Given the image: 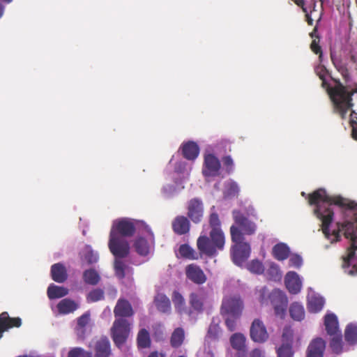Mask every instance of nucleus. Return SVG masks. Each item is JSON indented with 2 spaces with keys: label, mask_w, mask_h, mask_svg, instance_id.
<instances>
[{
  "label": "nucleus",
  "mask_w": 357,
  "mask_h": 357,
  "mask_svg": "<svg viewBox=\"0 0 357 357\" xmlns=\"http://www.w3.org/2000/svg\"><path fill=\"white\" fill-rule=\"evenodd\" d=\"M188 218L195 224L202 222L204 216V204L200 198L195 197L188 202Z\"/></svg>",
  "instance_id": "nucleus-15"
},
{
  "label": "nucleus",
  "mask_w": 357,
  "mask_h": 357,
  "mask_svg": "<svg viewBox=\"0 0 357 357\" xmlns=\"http://www.w3.org/2000/svg\"><path fill=\"white\" fill-rule=\"evenodd\" d=\"M303 282L300 275L294 272L291 271V294H298L302 288Z\"/></svg>",
  "instance_id": "nucleus-50"
},
{
  "label": "nucleus",
  "mask_w": 357,
  "mask_h": 357,
  "mask_svg": "<svg viewBox=\"0 0 357 357\" xmlns=\"http://www.w3.org/2000/svg\"><path fill=\"white\" fill-rule=\"evenodd\" d=\"M345 340L349 344L357 343V326L354 324H349L347 326L344 331Z\"/></svg>",
  "instance_id": "nucleus-41"
},
{
  "label": "nucleus",
  "mask_w": 357,
  "mask_h": 357,
  "mask_svg": "<svg viewBox=\"0 0 357 357\" xmlns=\"http://www.w3.org/2000/svg\"><path fill=\"white\" fill-rule=\"evenodd\" d=\"M222 163L225 167L226 172L230 174L234 170V163L231 155H226L222 158Z\"/></svg>",
  "instance_id": "nucleus-54"
},
{
  "label": "nucleus",
  "mask_w": 357,
  "mask_h": 357,
  "mask_svg": "<svg viewBox=\"0 0 357 357\" xmlns=\"http://www.w3.org/2000/svg\"><path fill=\"white\" fill-rule=\"evenodd\" d=\"M14 0H0V19H1L4 15L6 5L11 3Z\"/></svg>",
  "instance_id": "nucleus-58"
},
{
  "label": "nucleus",
  "mask_w": 357,
  "mask_h": 357,
  "mask_svg": "<svg viewBox=\"0 0 357 357\" xmlns=\"http://www.w3.org/2000/svg\"><path fill=\"white\" fill-rule=\"evenodd\" d=\"M185 337L184 330L182 328H176L172 334L170 343L172 347L178 348L183 342Z\"/></svg>",
  "instance_id": "nucleus-42"
},
{
  "label": "nucleus",
  "mask_w": 357,
  "mask_h": 357,
  "mask_svg": "<svg viewBox=\"0 0 357 357\" xmlns=\"http://www.w3.org/2000/svg\"><path fill=\"white\" fill-rule=\"evenodd\" d=\"M105 292L100 288H96L90 291L86 295V301L89 303L104 300Z\"/></svg>",
  "instance_id": "nucleus-45"
},
{
  "label": "nucleus",
  "mask_w": 357,
  "mask_h": 357,
  "mask_svg": "<svg viewBox=\"0 0 357 357\" xmlns=\"http://www.w3.org/2000/svg\"><path fill=\"white\" fill-rule=\"evenodd\" d=\"M282 337L287 340L290 337V325H286L283 330Z\"/></svg>",
  "instance_id": "nucleus-62"
},
{
  "label": "nucleus",
  "mask_w": 357,
  "mask_h": 357,
  "mask_svg": "<svg viewBox=\"0 0 357 357\" xmlns=\"http://www.w3.org/2000/svg\"><path fill=\"white\" fill-rule=\"evenodd\" d=\"M240 191V188L237 182L235 181L230 179L225 184V190L224 192L225 197H234L238 195Z\"/></svg>",
  "instance_id": "nucleus-43"
},
{
  "label": "nucleus",
  "mask_w": 357,
  "mask_h": 357,
  "mask_svg": "<svg viewBox=\"0 0 357 357\" xmlns=\"http://www.w3.org/2000/svg\"><path fill=\"white\" fill-rule=\"evenodd\" d=\"M181 152L183 158L190 161H195L199 156L200 149L197 142L188 141L182 143L178 153Z\"/></svg>",
  "instance_id": "nucleus-20"
},
{
  "label": "nucleus",
  "mask_w": 357,
  "mask_h": 357,
  "mask_svg": "<svg viewBox=\"0 0 357 357\" xmlns=\"http://www.w3.org/2000/svg\"><path fill=\"white\" fill-rule=\"evenodd\" d=\"M79 303L69 298H63L58 303L56 307L60 314L66 315L73 313L79 307Z\"/></svg>",
  "instance_id": "nucleus-25"
},
{
  "label": "nucleus",
  "mask_w": 357,
  "mask_h": 357,
  "mask_svg": "<svg viewBox=\"0 0 357 357\" xmlns=\"http://www.w3.org/2000/svg\"><path fill=\"white\" fill-rule=\"evenodd\" d=\"M172 301L176 310L180 314H187V308L183 296L177 291H174L172 294Z\"/></svg>",
  "instance_id": "nucleus-36"
},
{
  "label": "nucleus",
  "mask_w": 357,
  "mask_h": 357,
  "mask_svg": "<svg viewBox=\"0 0 357 357\" xmlns=\"http://www.w3.org/2000/svg\"><path fill=\"white\" fill-rule=\"evenodd\" d=\"M179 254L181 257L189 259H197L198 257L195 255L194 249L188 244H182L179 247Z\"/></svg>",
  "instance_id": "nucleus-49"
},
{
  "label": "nucleus",
  "mask_w": 357,
  "mask_h": 357,
  "mask_svg": "<svg viewBox=\"0 0 357 357\" xmlns=\"http://www.w3.org/2000/svg\"><path fill=\"white\" fill-rule=\"evenodd\" d=\"M219 318L213 317L211 323L208 328L207 337L211 340H216L218 338V335L220 331L219 326Z\"/></svg>",
  "instance_id": "nucleus-44"
},
{
  "label": "nucleus",
  "mask_w": 357,
  "mask_h": 357,
  "mask_svg": "<svg viewBox=\"0 0 357 357\" xmlns=\"http://www.w3.org/2000/svg\"><path fill=\"white\" fill-rule=\"evenodd\" d=\"M231 215L234 220L229 229L231 241L245 240V236H252L256 233L257 224L248 218L241 210L234 209Z\"/></svg>",
  "instance_id": "nucleus-3"
},
{
  "label": "nucleus",
  "mask_w": 357,
  "mask_h": 357,
  "mask_svg": "<svg viewBox=\"0 0 357 357\" xmlns=\"http://www.w3.org/2000/svg\"><path fill=\"white\" fill-rule=\"evenodd\" d=\"M110 342L106 336L102 337L96 344V357H109Z\"/></svg>",
  "instance_id": "nucleus-27"
},
{
  "label": "nucleus",
  "mask_w": 357,
  "mask_h": 357,
  "mask_svg": "<svg viewBox=\"0 0 357 357\" xmlns=\"http://www.w3.org/2000/svg\"><path fill=\"white\" fill-rule=\"evenodd\" d=\"M174 184H165L162 186L161 192L166 199H171L178 195L184 188V182L172 179Z\"/></svg>",
  "instance_id": "nucleus-22"
},
{
  "label": "nucleus",
  "mask_w": 357,
  "mask_h": 357,
  "mask_svg": "<svg viewBox=\"0 0 357 357\" xmlns=\"http://www.w3.org/2000/svg\"><path fill=\"white\" fill-rule=\"evenodd\" d=\"M303 265L302 257L297 254L291 253V266L295 268H299Z\"/></svg>",
  "instance_id": "nucleus-57"
},
{
  "label": "nucleus",
  "mask_w": 357,
  "mask_h": 357,
  "mask_svg": "<svg viewBox=\"0 0 357 357\" xmlns=\"http://www.w3.org/2000/svg\"><path fill=\"white\" fill-rule=\"evenodd\" d=\"M137 344L139 349H147L151 347L150 333L146 328H142L139 331L137 335Z\"/></svg>",
  "instance_id": "nucleus-35"
},
{
  "label": "nucleus",
  "mask_w": 357,
  "mask_h": 357,
  "mask_svg": "<svg viewBox=\"0 0 357 357\" xmlns=\"http://www.w3.org/2000/svg\"><path fill=\"white\" fill-rule=\"evenodd\" d=\"M147 225L144 221L121 218L113 220L110 234L118 235L121 238H130L142 231Z\"/></svg>",
  "instance_id": "nucleus-8"
},
{
  "label": "nucleus",
  "mask_w": 357,
  "mask_h": 357,
  "mask_svg": "<svg viewBox=\"0 0 357 357\" xmlns=\"http://www.w3.org/2000/svg\"><path fill=\"white\" fill-rule=\"evenodd\" d=\"M250 357H264L263 351L259 349H253L250 354Z\"/></svg>",
  "instance_id": "nucleus-60"
},
{
  "label": "nucleus",
  "mask_w": 357,
  "mask_h": 357,
  "mask_svg": "<svg viewBox=\"0 0 357 357\" xmlns=\"http://www.w3.org/2000/svg\"><path fill=\"white\" fill-rule=\"evenodd\" d=\"M310 37L312 38V40L310 44V50L312 52H313L314 54L319 55V58L321 60L322 56H323V52L322 48L320 43V36L318 34V31L317 28H314L313 31L310 33Z\"/></svg>",
  "instance_id": "nucleus-37"
},
{
  "label": "nucleus",
  "mask_w": 357,
  "mask_h": 357,
  "mask_svg": "<svg viewBox=\"0 0 357 357\" xmlns=\"http://www.w3.org/2000/svg\"><path fill=\"white\" fill-rule=\"evenodd\" d=\"M246 337L241 333H234L230 337L232 348L237 351H243L245 348Z\"/></svg>",
  "instance_id": "nucleus-38"
},
{
  "label": "nucleus",
  "mask_w": 357,
  "mask_h": 357,
  "mask_svg": "<svg viewBox=\"0 0 357 357\" xmlns=\"http://www.w3.org/2000/svg\"><path fill=\"white\" fill-rule=\"evenodd\" d=\"M154 303L159 312L162 313H169L171 312V302L165 294H158L156 295Z\"/></svg>",
  "instance_id": "nucleus-30"
},
{
  "label": "nucleus",
  "mask_w": 357,
  "mask_h": 357,
  "mask_svg": "<svg viewBox=\"0 0 357 357\" xmlns=\"http://www.w3.org/2000/svg\"><path fill=\"white\" fill-rule=\"evenodd\" d=\"M142 264V261L135 259L130 256L128 258L114 259V270L115 275L119 280H123L126 277H132L134 269L130 264L139 266Z\"/></svg>",
  "instance_id": "nucleus-13"
},
{
  "label": "nucleus",
  "mask_w": 357,
  "mask_h": 357,
  "mask_svg": "<svg viewBox=\"0 0 357 357\" xmlns=\"http://www.w3.org/2000/svg\"><path fill=\"white\" fill-rule=\"evenodd\" d=\"M108 247L114 259L128 258L130 257V245L129 242L118 235L109 234Z\"/></svg>",
  "instance_id": "nucleus-12"
},
{
  "label": "nucleus",
  "mask_w": 357,
  "mask_h": 357,
  "mask_svg": "<svg viewBox=\"0 0 357 357\" xmlns=\"http://www.w3.org/2000/svg\"><path fill=\"white\" fill-rule=\"evenodd\" d=\"M155 236L151 227L145 225V228L139 231L132 242V248L140 257L145 259L143 262L149 261L154 254Z\"/></svg>",
  "instance_id": "nucleus-6"
},
{
  "label": "nucleus",
  "mask_w": 357,
  "mask_h": 357,
  "mask_svg": "<svg viewBox=\"0 0 357 357\" xmlns=\"http://www.w3.org/2000/svg\"><path fill=\"white\" fill-rule=\"evenodd\" d=\"M290 253L289 246L284 243H279L275 245L272 250V254L275 259L282 261L286 259Z\"/></svg>",
  "instance_id": "nucleus-32"
},
{
  "label": "nucleus",
  "mask_w": 357,
  "mask_h": 357,
  "mask_svg": "<svg viewBox=\"0 0 357 357\" xmlns=\"http://www.w3.org/2000/svg\"><path fill=\"white\" fill-rule=\"evenodd\" d=\"M132 330V324L126 319H115L110 329L111 337L115 346L121 349L127 342Z\"/></svg>",
  "instance_id": "nucleus-9"
},
{
  "label": "nucleus",
  "mask_w": 357,
  "mask_h": 357,
  "mask_svg": "<svg viewBox=\"0 0 357 357\" xmlns=\"http://www.w3.org/2000/svg\"><path fill=\"white\" fill-rule=\"evenodd\" d=\"M284 285L286 289L290 292V271L287 272L284 276Z\"/></svg>",
  "instance_id": "nucleus-61"
},
{
  "label": "nucleus",
  "mask_w": 357,
  "mask_h": 357,
  "mask_svg": "<svg viewBox=\"0 0 357 357\" xmlns=\"http://www.w3.org/2000/svg\"><path fill=\"white\" fill-rule=\"evenodd\" d=\"M349 123L351 127H357V113H356L354 110L351 111L350 114Z\"/></svg>",
  "instance_id": "nucleus-59"
},
{
  "label": "nucleus",
  "mask_w": 357,
  "mask_h": 357,
  "mask_svg": "<svg viewBox=\"0 0 357 357\" xmlns=\"http://www.w3.org/2000/svg\"><path fill=\"white\" fill-rule=\"evenodd\" d=\"M215 210V206H213L211 208V214L209 215V225L211 229H222L221 228V222L219 218L218 214L215 211H213Z\"/></svg>",
  "instance_id": "nucleus-51"
},
{
  "label": "nucleus",
  "mask_w": 357,
  "mask_h": 357,
  "mask_svg": "<svg viewBox=\"0 0 357 357\" xmlns=\"http://www.w3.org/2000/svg\"><path fill=\"white\" fill-rule=\"evenodd\" d=\"M69 293L68 288L51 283L47 289V295L50 300H55L67 296Z\"/></svg>",
  "instance_id": "nucleus-29"
},
{
  "label": "nucleus",
  "mask_w": 357,
  "mask_h": 357,
  "mask_svg": "<svg viewBox=\"0 0 357 357\" xmlns=\"http://www.w3.org/2000/svg\"><path fill=\"white\" fill-rule=\"evenodd\" d=\"M251 340L257 343H264L268 338V334L265 325L259 319H255L252 322L250 328Z\"/></svg>",
  "instance_id": "nucleus-18"
},
{
  "label": "nucleus",
  "mask_w": 357,
  "mask_h": 357,
  "mask_svg": "<svg viewBox=\"0 0 357 357\" xmlns=\"http://www.w3.org/2000/svg\"><path fill=\"white\" fill-rule=\"evenodd\" d=\"M187 279L196 284H202L206 282L207 278L203 270L194 264H189L185 268Z\"/></svg>",
  "instance_id": "nucleus-19"
},
{
  "label": "nucleus",
  "mask_w": 357,
  "mask_h": 357,
  "mask_svg": "<svg viewBox=\"0 0 357 357\" xmlns=\"http://www.w3.org/2000/svg\"><path fill=\"white\" fill-rule=\"evenodd\" d=\"M205 296L203 294L192 292L189 296V304L190 307L187 310V314L190 318L196 319L195 315L204 312Z\"/></svg>",
  "instance_id": "nucleus-17"
},
{
  "label": "nucleus",
  "mask_w": 357,
  "mask_h": 357,
  "mask_svg": "<svg viewBox=\"0 0 357 357\" xmlns=\"http://www.w3.org/2000/svg\"><path fill=\"white\" fill-rule=\"evenodd\" d=\"M68 357H92V354L83 348L73 347L68 351Z\"/></svg>",
  "instance_id": "nucleus-53"
},
{
  "label": "nucleus",
  "mask_w": 357,
  "mask_h": 357,
  "mask_svg": "<svg viewBox=\"0 0 357 357\" xmlns=\"http://www.w3.org/2000/svg\"><path fill=\"white\" fill-rule=\"evenodd\" d=\"M90 315V312L86 311L77 319L76 326V330L77 331V333H79V330H81L82 331H84V328L89 322Z\"/></svg>",
  "instance_id": "nucleus-52"
},
{
  "label": "nucleus",
  "mask_w": 357,
  "mask_h": 357,
  "mask_svg": "<svg viewBox=\"0 0 357 357\" xmlns=\"http://www.w3.org/2000/svg\"><path fill=\"white\" fill-rule=\"evenodd\" d=\"M324 303L323 297L319 295H312L308 298L307 309L310 312L317 313L322 310Z\"/></svg>",
  "instance_id": "nucleus-33"
},
{
  "label": "nucleus",
  "mask_w": 357,
  "mask_h": 357,
  "mask_svg": "<svg viewBox=\"0 0 357 357\" xmlns=\"http://www.w3.org/2000/svg\"><path fill=\"white\" fill-rule=\"evenodd\" d=\"M331 59L336 70L342 75L345 81L349 79V72L345 63L335 54L331 53Z\"/></svg>",
  "instance_id": "nucleus-31"
},
{
  "label": "nucleus",
  "mask_w": 357,
  "mask_h": 357,
  "mask_svg": "<svg viewBox=\"0 0 357 357\" xmlns=\"http://www.w3.org/2000/svg\"><path fill=\"white\" fill-rule=\"evenodd\" d=\"M246 268L252 273L260 275L264 273V267L259 259H253L246 264Z\"/></svg>",
  "instance_id": "nucleus-47"
},
{
  "label": "nucleus",
  "mask_w": 357,
  "mask_h": 357,
  "mask_svg": "<svg viewBox=\"0 0 357 357\" xmlns=\"http://www.w3.org/2000/svg\"><path fill=\"white\" fill-rule=\"evenodd\" d=\"M278 357H290V343L287 342L277 349Z\"/></svg>",
  "instance_id": "nucleus-55"
},
{
  "label": "nucleus",
  "mask_w": 357,
  "mask_h": 357,
  "mask_svg": "<svg viewBox=\"0 0 357 357\" xmlns=\"http://www.w3.org/2000/svg\"><path fill=\"white\" fill-rule=\"evenodd\" d=\"M83 257L88 265L96 264L99 260V254L93 250L91 245H86L83 250Z\"/></svg>",
  "instance_id": "nucleus-39"
},
{
  "label": "nucleus",
  "mask_w": 357,
  "mask_h": 357,
  "mask_svg": "<svg viewBox=\"0 0 357 357\" xmlns=\"http://www.w3.org/2000/svg\"><path fill=\"white\" fill-rule=\"evenodd\" d=\"M268 299L274 308L275 316L284 319L288 303L285 293L279 289H274L269 294Z\"/></svg>",
  "instance_id": "nucleus-14"
},
{
  "label": "nucleus",
  "mask_w": 357,
  "mask_h": 357,
  "mask_svg": "<svg viewBox=\"0 0 357 357\" xmlns=\"http://www.w3.org/2000/svg\"><path fill=\"white\" fill-rule=\"evenodd\" d=\"M331 204L349 209L350 214L354 216L352 221L337 223V229L333 230V234L337 238L340 233L342 232L347 238L351 240V246L347 250V255L343 257L344 266H355L357 262L355 259V252L357 250V204L341 197H331L330 202L327 205L331 207Z\"/></svg>",
  "instance_id": "nucleus-1"
},
{
  "label": "nucleus",
  "mask_w": 357,
  "mask_h": 357,
  "mask_svg": "<svg viewBox=\"0 0 357 357\" xmlns=\"http://www.w3.org/2000/svg\"><path fill=\"white\" fill-rule=\"evenodd\" d=\"M292 1H294L295 3L298 6L301 7L304 12H307L306 8H305V3L304 0H292Z\"/></svg>",
  "instance_id": "nucleus-63"
},
{
  "label": "nucleus",
  "mask_w": 357,
  "mask_h": 357,
  "mask_svg": "<svg viewBox=\"0 0 357 357\" xmlns=\"http://www.w3.org/2000/svg\"><path fill=\"white\" fill-rule=\"evenodd\" d=\"M230 248V255L232 262L238 267H243L251 254L250 243L245 240L232 241Z\"/></svg>",
  "instance_id": "nucleus-11"
},
{
  "label": "nucleus",
  "mask_w": 357,
  "mask_h": 357,
  "mask_svg": "<svg viewBox=\"0 0 357 357\" xmlns=\"http://www.w3.org/2000/svg\"><path fill=\"white\" fill-rule=\"evenodd\" d=\"M305 317V310L303 306L297 302L291 303V319L301 321Z\"/></svg>",
  "instance_id": "nucleus-46"
},
{
  "label": "nucleus",
  "mask_w": 357,
  "mask_h": 357,
  "mask_svg": "<svg viewBox=\"0 0 357 357\" xmlns=\"http://www.w3.org/2000/svg\"><path fill=\"white\" fill-rule=\"evenodd\" d=\"M243 308L241 298H229L223 300L221 306V314L225 319V324L230 332L236 329L237 321L240 319Z\"/></svg>",
  "instance_id": "nucleus-7"
},
{
  "label": "nucleus",
  "mask_w": 357,
  "mask_h": 357,
  "mask_svg": "<svg viewBox=\"0 0 357 357\" xmlns=\"http://www.w3.org/2000/svg\"><path fill=\"white\" fill-rule=\"evenodd\" d=\"M328 92L333 104L334 112L337 113L342 119H345L347 112L354 106L353 93L349 91L340 82L335 86L329 88Z\"/></svg>",
  "instance_id": "nucleus-5"
},
{
  "label": "nucleus",
  "mask_w": 357,
  "mask_h": 357,
  "mask_svg": "<svg viewBox=\"0 0 357 357\" xmlns=\"http://www.w3.org/2000/svg\"><path fill=\"white\" fill-rule=\"evenodd\" d=\"M331 197L327 195L323 188H319L308 195L307 201L310 205H314V213L321 220L323 233L328 236L329 227L333 220V211L327 205L330 202Z\"/></svg>",
  "instance_id": "nucleus-2"
},
{
  "label": "nucleus",
  "mask_w": 357,
  "mask_h": 357,
  "mask_svg": "<svg viewBox=\"0 0 357 357\" xmlns=\"http://www.w3.org/2000/svg\"><path fill=\"white\" fill-rule=\"evenodd\" d=\"M324 325L327 333L332 336L340 333L338 327V321L335 314H328L324 317Z\"/></svg>",
  "instance_id": "nucleus-28"
},
{
  "label": "nucleus",
  "mask_w": 357,
  "mask_h": 357,
  "mask_svg": "<svg viewBox=\"0 0 357 357\" xmlns=\"http://www.w3.org/2000/svg\"><path fill=\"white\" fill-rule=\"evenodd\" d=\"M220 167V162L214 154L207 153L204 155L202 174L205 177L218 176Z\"/></svg>",
  "instance_id": "nucleus-16"
},
{
  "label": "nucleus",
  "mask_w": 357,
  "mask_h": 357,
  "mask_svg": "<svg viewBox=\"0 0 357 357\" xmlns=\"http://www.w3.org/2000/svg\"><path fill=\"white\" fill-rule=\"evenodd\" d=\"M326 342L321 337H317L311 341L307 350V357H324Z\"/></svg>",
  "instance_id": "nucleus-23"
},
{
  "label": "nucleus",
  "mask_w": 357,
  "mask_h": 357,
  "mask_svg": "<svg viewBox=\"0 0 357 357\" xmlns=\"http://www.w3.org/2000/svg\"><path fill=\"white\" fill-rule=\"evenodd\" d=\"M148 357H165V355L162 353L159 354L158 351H151Z\"/></svg>",
  "instance_id": "nucleus-64"
},
{
  "label": "nucleus",
  "mask_w": 357,
  "mask_h": 357,
  "mask_svg": "<svg viewBox=\"0 0 357 357\" xmlns=\"http://www.w3.org/2000/svg\"><path fill=\"white\" fill-rule=\"evenodd\" d=\"M82 279L85 284L95 286L99 283L100 275L96 270L89 268L84 271Z\"/></svg>",
  "instance_id": "nucleus-34"
},
{
  "label": "nucleus",
  "mask_w": 357,
  "mask_h": 357,
  "mask_svg": "<svg viewBox=\"0 0 357 357\" xmlns=\"http://www.w3.org/2000/svg\"><path fill=\"white\" fill-rule=\"evenodd\" d=\"M266 275L269 280L278 282L282 279V272L280 271L278 265L274 262H271L266 270Z\"/></svg>",
  "instance_id": "nucleus-40"
},
{
  "label": "nucleus",
  "mask_w": 357,
  "mask_h": 357,
  "mask_svg": "<svg viewBox=\"0 0 357 357\" xmlns=\"http://www.w3.org/2000/svg\"><path fill=\"white\" fill-rule=\"evenodd\" d=\"M169 165L174 167L173 171L169 173L171 179L179 180L184 183L188 180L192 166L184 159L180 158V153H177L172 157Z\"/></svg>",
  "instance_id": "nucleus-10"
},
{
  "label": "nucleus",
  "mask_w": 357,
  "mask_h": 357,
  "mask_svg": "<svg viewBox=\"0 0 357 357\" xmlns=\"http://www.w3.org/2000/svg\"><path fill=\"white\" fill-rule=\"evenodd\" d=\"M225 236L222 229H211L209 236H200L197 241V248L201 254L207 257L213 258L218 255V251L225 249Z\"/></svg>",
  "instance_id": "nucleus-4"
},
{
  "label": "nucleus",
  "mask_w": 357,
  "mask_h": 357,
  "mask_svg": "<svg viewBox=\"0 0 357 357\" xmlns=\"http://www.w3.org/2000/svg\"><path fill=\"white\" fill-rule=\"evenodd\" d=\"M52 279L58 283H63L68 279V273L63 264L59 262L53 264L50 270Z\"/></svg>",
  "instance_id": "nucleus-26"
},
{
  "label": "nucleus",
  "mask_w": 357,
  "mask_h": 357,
  "mask_svg": "<svg viewBox=\"0 0 357 357\" xmlns=\"http://www.w3.org/2000/svg\"><path fill=\"white\" fill-rule=\"evenodd\" d=\"M333 336L330 342V347L334 353L339 354L342 353L343 347L342 334L340 333Z\"/></svg>",
  "instance_id": "nucleus-48"
},
{
  "label": "nucleus",
  "mask_w": 357,
  "mask_h": 357,
  "mask_svg": "<svg viewBox=\"0 0 357 357\" xmlns=\"http://www.w3.org/2000/svg\"><path fill=\"white\" fill-rule=\"evenodd\" d=\"M248 218H255L257 219V213L254 208V206L251 204H249L248 206H245L243 208L241 209Z\"/></svg>",
  "instance_id": "nucleus-56"
},
{
  "label": "nucleus",
  "mask_w": 357,
  "mask_h": 357,
  "mask_svg": "<svg viewBox=\"0 0 357 357\" xmlns=\"http://www.w3.org/2000/svg\"><path fill=\"white\" fill-rule=\"evenodd\" d=\"M190 220L184 215L176 216L172 222V229L178 235H183L190 231Z\"/></svg>",
  "instance_id": "nucleus-24"
},
{
  "label": "nucleus",
  "mask_w": 357,
  "mask_h": 357,
  "mask_svg": "<svg viewBox=\"0 0 357 357\" xmlns=\"http://www.w3.org/2000/svg\"><path fill=\"white\" fill-rule=\"evenodd\" d=\"M114 314L116 319H126L133 315L134 312L131 304L124 298L118 300L114 309Z\"/></svg>",
  "instance_id": "nucleus-21"
}]
</instances>
